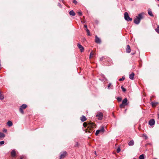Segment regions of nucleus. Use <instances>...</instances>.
<instances>
[{
	"mask_svg": "<svg viewBox=\"0 0 159 159\" xmlns=\"http://www.w3.org/2000/svg\"><path fill=\"white\" fill-rule=\"evenodd\" d=\"M96 152H95V154L96 155Z\"/></svg>",
	"mask_w": 159,
	"mask_h": 159,
	"instance_id": "c03bdc74",
	"label": "nucleus"
},
{
	"mask_svg": "<svg viewBox=\"0 0 159 159\" xmlns=\"http://www.w3.org/2000/svg\"><path fill=\"white\" fill-rule=\"evenodd\" d=\"M81 120L82 122H84L87 119L84 116H83L80 117Z\"/></svg>",
	"mask_w": 159,
	"mask_h": 159,
	"instance_id": "ddd939ff",
	"label": "nucleus"
},
{
	"mask_svg": "<svg viewBox=\"0 0 159 159\" xmlns=\"http://www.w3.org/2000/svg\"><path fill=\"white\" fill-rule=\"evenodd\" d=\"M93 55V53L92 52H91L90 54L89 58H90L91 57H92Z\"/></svg>",
	"mask_w": 159,
	"mask_h": 159,
	"instance_id": "473e14b6",
	"label": "nucleus"
},
{
	"mask_svg": "<svg viewBox=\"0 0 159 159\" xmlns=\"http://www.w3.org/2000/svg\"><path fill=\"white\" fill-rule=\"evenodd\" d=\"M148 13L151 16H153L152 11L150 9L148 10Z\"/></svg>",
	"mask_w": 159,
	"mask_h": 159,
	"instance_id": "412c9836",
	"label": "nucleus"
},
{
	"mask_svg": "<svg viewBox=\"0 0 159 159\" xmlns=\"http://www.w3.org/2000/svg\"><path fill=\"white\" fill-rule=\"evenodd\" d=\"M95 42L97 43H101V40L98 37L97 35L95 36Z\"/></svg>",
	"mask_w": 159,
	"mask_h": 159,
	"instance_id": "6e6552de",
	"label": "nucleus"
},
{
	"mask_svg": "<svg viewBox=\"0 0 159 159\" xmlns=\"http://www.w3.org/2000/svg\"><path fill=\"white\" fill-rule=\"evenodd\" d=\"M157 6H158V7H159V4H157Z\"/></svg>",
	"mask_w": 159,
	"mask_h": 159,
	"instance_id": "37998d69",
	"label": "nucleus"
},
{
	"mask_svg": "<svg viewBox=\"0 0 159 159\" xmlns=\"http://www.w3.org/2000/svg\"><path fill=\"white\" fill-rule=\"evenodd\" d=\"M20 159H23V158L22 157H21Z\"/></svg>",
	"mask_w": 159,
	"mask_h": 159,
	"instance_id": "79ce46f5",
	"label": "nucleus"
},
{
	"mask_svg": "<svg viewBox=\"0 0 159 159\" xmlns=\"http://www.w3.org/2000/svg\"><path fill=\"white\" fill-rule=\"evenodd\" d=\"M120 151V148H118L117 149V152L118 153H119Z\"/></svg>",
	"mask_w": 159,
	"mask_h": 159,
	"instance_id": "c9c22d12",
	"label": "nucleus"
},
{
	"mask_svg": "<svg viewBox=\"0 0 159 159\" xmlns=\"http://www.w3.org/2000/svg\"><path fill=\"white\" fill-rule=\"evenodd\" d=\"M58 6H59L60 7H61V5L60 3H58Z\"/></svg>",
	"mask_w": 159,
	"mask_h": 159,
	"instance_id": "4c0bfd02",
	"label": "nucleus"
},
{
	"mask_svg": "<svg viewBox=\"0 0 159 159\" xmlns=\"http://www.w3.org/2000/svg\"><path fill=\"white\" fill-rule=\"evenodd\" d=\"M7 124L9 127L13 125L12 122L10 120H9L7 122Z\"/></svg>",
	"mask_w": 159,
	"mask_h": 159,
	"instance_id": "2eb2a0df",
	"label": "nucleus"
},
{
	"mask_svg": "<svg viewBox=\"0 0 159 159\" xmlns=\"http://www.w3.org/2000/svg\"><path fill=\"white\" fill-rule=\"evenodd\" d=\"M151 103L153 106H155L157 105V102H152Z\"/></svg>",
	"mask_w": 159,
	"mask_h": 159,
	"instance_id": "393cba45",
	"label": "nucleus"
},
{
	"mask_svg": "<svg viewBox=\"0 0 159 159\" xmlns=\"http://www.w3.org/2000/svg\"><path fill=\"white\" fill-rule=\"evenodd\" d=\"M157 1L159 2V0H157Z\"/></svg>",
	"mask_w": 159,
	"mask_h": 159,
	"instance_id": "49530a36",
	"label": "nucleus"
},
{
	"mask_svg": "<svg viewBox=\"0 0 159 159\" xmlns=\"http://www.w3.org/2000/svg\"><path fill=\"white\" fill-rule=\"evenodd\" d=\"M144 155L143 154L141 155L139 157V159H144Z\"/></svg>",
	"mask_w": 159,
	"mask_h": 159,
	"instance_id": "b1692460",
	"label": "nucleus"
},
{
	"mask_svg": "<svg viewBox=\"0 0 159 159\" xmlns=\"http://www.w3.org/2000/svg\"><path fill=\"white\" fill-rule=\"evenodd\" d=\"M86 31L88 35L89 36H90V33L89 30L88 29H86Z\"/></svg>",
	"mask_w": 159,
	"mask_h": 159,
	"instance_id": "cd10ccee",
	"label": "nucleus"
},
{
	"mask_svg": "<svg viewBox=\"0 0 159 159\" xmlns=\"http://www.w3.org/2000/svg\"><path fill=\"white\" fill-rule=\"evenodd\" d=\"M131 52V49L130 46L128 45H127L126 52L127 53H129Z\"/></svg>",
	"mask_w": 159,
	"mask_h": 159,
	"instance_id": "9b49d317",
	"label": "nucleus"
},
{
	"mask_svg": "<svg viewBox=\"0 0 159 159\" xmlns=\"http://www.w3.org/2000/svg\"><path fill=\"white\" fill-rule=\"evenodd\" d=\"M69 14L70 15L74 16L75 15V13L73 10L70 11L69 12Z\"/></svg>",
	"mask_w": 159,
	"mask_h": 159,
	"instance_id": "dca6fc26",
	"label": "nucleus"
},
{
	"mask_svg": "<svg viewBox=\"0 0 159 159\" xmlns=\"http://www.w3.org/2000/svg\"><path fill=\"white\" fill-rule=\"evenodd\" d=\"M124 18L125 20L128 21H131L132 20V19L129 17L127 12H125L124 13Z\"/></svg>",
	"mask_w": 159,
	"mask_h": 159,
	"instance_id": "20e7f679",
	"label": "nucleus"
},
{
	"mask_svg": "<svg viewBox=\"0 0 159 159\" xmlns=\"http://www.w3.org/2000/svg\"><path fill=\"white\" fill-rule=\"evenodd\" d=\"M103 58H104V57H101V58H100V61H101V60H102L103 59Z\"/></svg>",
	"mask_w": 159,
	"mask_h": 159,
	"instance_id": "ea45409f",
	"label": "nucleus"
},
{
	"mask_svg": "<svg viewBox=\"0 0 159 159\" xmlns=\"http://www.w3.org/2000/svg\"><path fill=\"white\" fill-rule=\"evenodd\" d=\"M77 46L78 48L80 49V51L81 52H83L84 51V47L81 44H80V43H78Z\"/></svg>",
	"mask_w": 159,
	"mask_h": 159,
	"instance_id": "9d476101",
	"label": "nucleus"
},
{
	"mask_svg": "<svg viewBox=\"0 0 159 159\" xmlns=\"http://www.w3.org/2000/svg\"><path fill=\"white\" fill-rule=\"evenodd\" d=\"M155 121L154 119H152L149 121L148 124L152 126L154 125Z\"/></svg>",
	"mask_w": 159,
	"mask_h": 159,
	"instance_id": "1a4fd4ad",
	"label": "nucleus"
},
{
	"mask_svg": "<svg viewBox=\"0 0 159 159\" xmlns=\"http://www.w3.org/2000/svg\"><path fill=\"white\" fill-rule=\"evenodd\" d=\"M27 107V105L25 104H23L20 107H21L23 109H25Z\"/></svg>",
	"mask_w": 159,
	"mask_h": 159,
	"instance_id": "4be33fe9",
	"label": "nucleus"
},
{
	"mask_svg": "<svg viewBox=\"0 0 159 159\" xmlns=\"http://www.w3.org/2000/svg\"><path fill=\"white\" fill-rule=\"evenodd\" d=\"M2 131L6 133L7 131V130L6 129L4 128L3 129Z\"/></svg>",
	"mask_w": 159,
	"mask_h": 159,
	"instance_id": "e433bc0d",
	"label": "nucleus"
},
{
	"mask_svg": "<svg viewBox=\"0 0 159 159\" xmlns=\"http://www.w3.org/2000/svg\"><path fill=\"white\" fill-rule=\"evenodd\" d=\"M121 89H122V91L123 92H125L126 91V89L125 88H124L123 86H122L121 87Z\"/></svg>",
	"mask_w": 159,
	"mask_h": 159,
	"instance_id": "c85d7f7f",
	"label": "nucleus"
},
{
	"mask_svg": "<svg viewBox=\"0 0 159 159\" xmlns=\"http://www.w3.org/2000/svg\"><path fill=\"white\" fill-rule=\"evenodd\" d=\"M117 99L118 102H120L121 101L122 99L120 97H118L117 98Z\"/></svg>",
	"mask_w": 159,
	"mask_h": 159,
	"instance_id": "7c9ffc66",
	"label": "nucleus"
},
{
	"mask_svg": "<svg viewBox=\"0 0 159 159\" xmlns=\"http://www.w3.org/2000/svg\"><path fill=\"white\" fill-rule=\"evenodd\" d=\"M107 88L108 89H113V86L111 85V83H110L109 84L108 86H107Z\"/></svg>",
	"mask_w": 159,
	"mask_h": 159,
	"instance_id": "a211bd4d",
	"label": "nucleus"
},
{
	"mask_svg": "<svg viewBox=\"0 0 159 159\" xmlns=\"http://www.w3.org/2000/svg\"><path fill=\"white\" fill-rule=\"evenodd\" d=\"M144 14V12L139 13L138 16H136L134 19V22L136 24H138L140 22L141 20L143 18V15Z\"/></svg>",
	"mask_w": 159,
	"mask_h": 159,
	"instance_id": "f257e3e1",
	"label": "nucleus"
},
{
	"mask_svg": "<svg viewBox=\"0 0 159 159\" xmlns=\"http://www.w3.org/2000/svg\"><path fill=\"white\" fill-rule=\"evenodd\" d=\"M96 116L98 117V120H101L103 117V114L102 113L100 112L96 115Z\"/></svg>",
	"mask_w": 159,
	"mask_h": 159,
	"instance_id": "0eeeda50",
	"label": "nucleus"
},
{
	"mask_svg": "<svg viewBox=\"0 0 159 159\" xmlns=\"http://www.w3.org/2000/svg\"><path fill=\"white\" fill-rule=\"evenodd\" d=\"M143 136L144 137H145V138L146 139H148V137L146 134H143Z\"/></svg>",
	"mask_w": 159,
	"mask_h": 159,
	"instance_id": "2f4dec72",
	"label": "nucleus"
},
{
	"mask_svg": "<svg viewBox=\"0 0 159 159\" xmlns=\"http://www.w3.org/2000/svg\"><path fill=\"white\" fill-rule=\"evenodd\" d=\"M11 155L12 157H14L16 156V152L14 150H13L11 152Z\"/></svg>",
	"mask_w": 159,
	"mask_h": 159,
	"instance_id": "4468645a",
	"label": "nucleus"
},
{
	"mask_svg": "<svg viewBox=\"0 0 159 159\" xmlns=\"http://www.w3.org/2000/svg\"><path fill=\"white\" fill-rule=\"evenodd\" d=\"M134 76V74L133 72L129 75V78L131 80H133Z\"/></svg>",
	"mask_w": 159,
	"mask_h": 159,
	"instance_id": "f8f14e48",
	"label": "nucleus"
},
{
	"mask_svg": "<svg viewBox=\"0 0 159 159\" xmlns=\"http://www.w3.org/2000/svg\"><path fill=\"white\" fill-rule=\"evenodd\" d=\"M78 14L80 16H82V13L81 11H79L78 12Z\"/></svg>",
	"mask_w": 159,
	"mask_h": 159,
	"instance_id": "f704fd0d",
	"label": "nucleus"
},
{
	"mask_svg": "<svg viewBox=\"0 0 159 159\" xmlns=\"http://www.w3.org/2000/svg\"><path fill=\"white\" fill-rule=\"evenodd\" d=\"M5 135L4 134L2 133H0V138H3L5 137Z\"/></svg>",
	"mask_w": 159,
	"mask_h": 159,
	"instance_id": "5701e85b",
	"label": "nucleus"
},
{
	"mask_svg": "<svg viewBox=\"0 0 159 159\" xmlns=\"http://www.w3.org/2000/svg\"><path fill=\"white\" fill-rule=\"evenodd\" d=\"M84 28H86V29H87V25H84Z\"/></svg>",
	"mask_w": 159,
	"mask_h": 159,
	"instance_id": "58836bf2",
	"label": "nucleus"
},
{
	"mask_svg": "<svg viewBox=\"0 0 159 159\" xmlns=\"http://www.w3.org/2000/svg\"><path fill=\"white\" fill-rule=\"evenodd\" d=\"M125 79V77L124 76H123L121 78H120L119 79V81H122L124 80Z\"/></svg>",
	"mask_w": 159,
	"mask_h": 159,
	"instance_id": "c756f323",
	"label": "nucleus"
},
{
	"mask_svg": "<svg viewBox=\"0 0 159 159\" xmlns=\"http://www.w3.org/2000/svg\"><path fill=\"white\" fill-rule=\"evenodd\" d=\"M134 142L133 140H131L129 141L128 143V145L129 146H132L134 145Z\"/></svg>",
	"mask_w": 159,
	"mask_h": 159,
	"instance_id": "f3484780",
	"label": "nucleus"
},
{
	"mask_svg": "<svg viewBox=\"0 0 159 159\" xmlns=\"http://www.w3.org/2000/svg\"><path fill=\"white\" fill-rule=\"evenodd\" d=\"M131 54L133 55L134 54V53H131Z\"/></svg>",
	"mask_w": 159,
	"mask_h": 159,
	"instance_id": "a19ab883",
	"label": "nucleus"
},
{
	"mask_svg": "<svg viewBox=\"0 0 159 159\" xmlns=\"http://www.w3.org/2000/svg\"><path fill=\"white\" fill-rule=\"evenodd\" d=\"M72 2L73 3H74L75 5L77 3V2L76 0H73Z\"/></svg>",
	"mask_w": 159,
	"mask_h": 159,
	"instance_id": "72a5a7b5",
	"label": "nucleus"
},
{
	"mask_svg": "<svg viewBox=\"0 0 159 159\" xmlns=\"http://www.w3.org/2000/svg\"><path fill=\"white\" fill-rule=\"evenodd\" d=\"M19 111H20L22 114L24 113V111H23V109L21 107H20L19 108Z\"/></svg>",
	"mask_w": 159,
	"mask_h": 159,
	"instance_id": "a878e982",
	"label": "nucleus"
},
{
	"mask_svg": "<svg viewBox=\"0 0 159 159\" xmlns=\"http://www.w3.org/2000/svg\"><path fill=\"white\" fill-rule=\"evenodd\" d=\"M67 154V152L66 151L61 152L60 153V156L59 159H62L64 158Z\"/></svg>",
	"mask_w": 159,
	"mask_h": 159,
	"instance_id": "423d86ee",
	"label": "nucleus"
},
{
	"mask_svg": "<svg viewBox=\"0 0 159 159\" xmlns=\"http://www.w3.org/2000/svg\"><path fill=\"white\" fill-rule=\"evenodd\" d=\"M156 32L159 34V26H158L157 29H155Z\"/></svg>",
	"mask_w": 159,
	"mask_h": 159,
	"instance_id": "bb28decb",
	"label": "nucleus"
},
{
	"mask_svg": "<svg viewBox=\"0 0 159 159\" xmlns=\"http://www.w3.org/2000/svg\"><path fill=\"white\" fill-rule=\"evenodd\" d=\"M83 126L85 127H87L89 129H91L94 126V124L91 122L87 121L84 123Z\"/></svg>",
	"mask_w": 159,
	"mask_h": 159,
	"instance_id": "f03ea898",
	"label": "nucleus"
},
{
	"mask_svg": "<svg viewBox=\"0 0 159 159\" xmlns=\"http://www.w3.org/2000/svg\"><path fill=\"white\" fill-rule=\"evenodd\" d=\"M128 100L126 98H125L122 101L121 104L120 105V107L122 108L128 105V103L127 102Z\"/></svg>",
	"mask_w": 159,
	"mask_h": 159,
	"instance_id": "7ed1b4c3",
	"label": "nucleus"
},
{
	"mask_svg": "<svg viewBox=\"0 0 159 159\" xmlns=\"http://www.w3.org/2000/svg\"><path fill=\"white\" fill-rule=\"evenodd\" d=\"M4 98V96L3 94L1 93V92L0 91V100H2Z\"/></svg>",
	"mask_w": 159,
	"mask_h": 159,
	"instance_id": "6ab92c4d",
	"label": "nucleus"
},
{
	"mask_svg": "<svg viewBox=\"0 0 159 159\" xmlns=\"http://www.w3.org/2000/svg\"><path fill=\"white\" fill-rule=\"evenodd\" d=\"M101 76L103 78V79L101 80V79H99V80L105 81L107 80V79L105 77V76L104 75L102 74Z\"/></svg>",
	"mask_w": 159,
	"mask_h": 159,
	"instance_id": "aec40b11",
	"label": "nucleus"
},
{
	"mask_svg": "<svg viewBox=\"0 0 159 159\" xmlns=\"http://www.w3.org/2000/svg\"><path fill=\"white\" fill-rule=\"evenodd\" d=\"M105 131V129L104 126H102L100 129L96 130L95 133V135L97 136L100 133H103Z\"/></svg>",
	"mask_w": 159,
	"mask_h": 159,
	"instance_id": "39448f33",
	"label": "nucleus"
},
{
	"mask_svg": "<svg viewBox=\"0 0 159 159\" xmlns=\"http://www.w3.org/2000/svg\"><path fill=\"white\" fill-rule=\"evenodd\" d=\"M133 159H137L136 158H133Z\"/></svg>",
	"mask_w": 159,
	"mask_h": 159,
	"instance_id": "a18cd8bd",
	"label": "nucleus"
}]
</instances>
